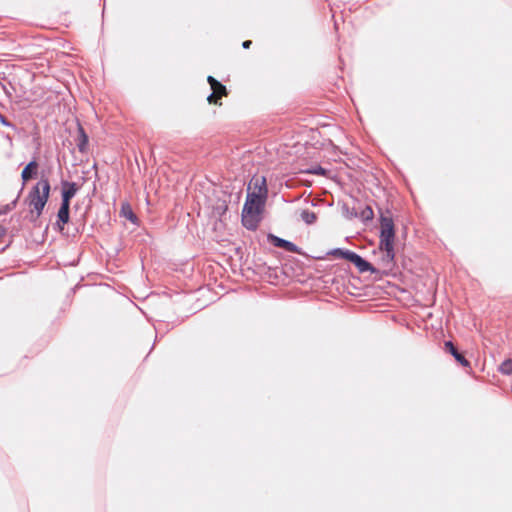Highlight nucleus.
Instances as JSON below:
<instances>
[{
  "label": "nucleus",
  "instance_id": "obj_1",
  "mask_svg": "<svg viewBox=\"0 0 512 512\" xmlns=\"http://www.w3.org/2000/svg\"><path fill=\"white\" fill-rule=\"evenodd\" d=\"M266 201V190L264 188H262L261 193L251 191V187L247 188V196L241 212L243 227L250 231H255L258 228Z\"/></svg>",
  "mask_w": 512,
  "mask_h": 512
},
{
  "label": "nucleus",
  "instance_id": "obj_2",
  "mask_svg": "<svg viewBox=\"0 0 512 512\" xmlns=\"http://www.w3.org/2000/svg\"><path fill=\"white\" fill-rule=\"evenodd\" d=\"M51 189L52 188L50 182H46L45 179H42V181H37L31 187L26 197V202L32 208L31 212L36 213V218H39L42 215L45 206L49 201Z\"/></svg>",
  "mask_w": 512,
  "mask_h": 512
},
{
  "label": "nucleus",
  "instance_id": "obj_3",
  "mask_svg": "<svg viewBox=\"0 0 512 512\" xmlns=\"http://www.w3.org/2000/svg\"><path fill=\"white\" fill-rule=\"evenodd\" d=\"M379 223V245H394L396 232L392 216L384 215L380 211Z\"/></svg>",
  "mask_w": 512,
  "mask_h": 512
},
{
  "label": "nucleus",
  "instance_id": "obj_4",
  "mask_svg": "<svg viewBox=\"0 0 512 512\" xmlns=\"http://www.w3.org/2000/svg\"><path fill=\"white\" fill-rule=\"evenodd\" d=\"M379 250L383 252L382 257L380 258V264L384 268L380 269L379 275H388V272L391 271L395 267V247L394 245H379Z\"/></svg>",
  "mask_w": 512,
  "mask_h": 512
},
{
  "label": "nucleus",
  "instance_id": "obj_5",
  "mask_svg": "<svg viewBox=\"0 0 512 512\" xmlns=\"http://www.w3.org/2000/svg\"><path fill=\"white\" fill-rule=\"evenodd\" d=\"M40 164L36 154L33 155L31 160L23 167L20 177L22 181L20 192L23 191L25 186L31 180L37 179L39 176Z\"/></svg>",
  "mask_w": 512,
  "mask_h": 512
},
{
  "label": "nucleus",
  "instance_id": "obj_6",
  "mask_svg": "<svg viewBox=\"0 0 512 512\" xmlns=\"http://www.w3.org/2000/svg\"><path fill=\"white\" fill-rule=\"evenodd\" d=\"M267 241H268V243H270L274 247L282 248V249H284L287 252L299 254V255H302V256H307L306 253L302 250V248H300L299 246H297L293 242H291L289 240H286V239H283V238H281V237H279V236H277V235H275L273 233H268L267 234Z\"/></svg>",
  "mask_w": 512,
  "mask_h": 512
},
{
  "label": "nucleus",
  "instance_id": "obj_7",
  "mask_svg": "<svg viewBox=\"0 0 512 512\" xmlns=\"http://www.w3.org/2000/svg\"><path fill=\"white\" fill-rule=\"evenodd\" d=\"M348 261L352 263L360 273L370 272L371 274H380L379 268H376L368 260L354 251L351 252Z\"/></svg>",
  "mask_w": 512,
  "mask_h": 512
},
{
  "label": "nucleus",
  "instance_id": "obj_8",
  "mask_svg": "<svg viewBox=\"0 0 512 512\" xmlns=\"http://www.w3.org/2000/svg\"><path fill=\"white\" fill-rule=\"evenodd\" d=\"M61 202L64 204L71 205V200L76 196L78 193L80 186L73 181H68L65 179H61Z\"/></svg>",
  "mask_w": 512,
  "mask_h": 512
},
{
  "label": "nucleus",
  "instance_id": "obj_9",
  "mask_svg": "<svg viewBox=\"0 0 512 512\" xmlns=\"http://www.w3.org/2000/svg\"><path fill=\"white\" fill-rule=\"evenodd\" d=\"M56 221L53 225V228L58 232H63L64 227L70 221V205L60 203L59 209L56 215Z\"/></svg>",
  "mask_w": 512,
  "mask_h": 512
},
{
  "label": "nucleus",
  "instance_id": "obj_10",
  "mask_svg": "<svg viewBox=\"0 0 512 512\" xmlns=\"http://www.w3.org/2000/svg\"><path fill=\"white\" fill-rule=\"evenodd\" d=\"M444 348L447 353H449L455 361L460 364L462 367H470L469 360L466 359L465 355L460 352L452 341L448 340L444 342Z\"/></svg>",
  "mask_w": 512,
  "mask_h": 512
},
{
  "label": "nucleus",
  "instance_id": "obj_11",
  "mask_svg": "<svg viewBox=\"0 0 512 512\" xmlns=\"http://www.w3.org/2000/svg\"><path fill=\"white\" fill-rule=\"evenodd\" d=\"M351 252H352V250L345 249V248H333V249L327 251L323 255L313 256V258L316 260H324L327 256H334L338 259H344V260L348 261L349 256L351 255Z\"/></svg>",
  "mask_w": 512,
  "mask_h": 512
},
{
  "label": "nucleus",
  "instance_id": "obj_12",
  "mask_svg": "<svg viewBox=\"0 0 512 512\" xmlns=\"http://www.w3.org/2000/svg\"><path fill=\"white\" fill-rule=\"evenodd\" d=\"M77 148L79 152L85 153L88 149L89 136L80 122L77 123Z\"/></svg>",
  "mask_w": 512,
  "mask_h": 512
},
{
  "label": "nucleus",
  "instance_id": "obj_13",
  "mask_svg": "<svg viewBox=\"0 0 512 512\" xmlns=\"http://www.w3.org/2000/svg\"><path fill=\"white\" fill-rule=\"evenodd\" d=\"M120 215L130 221L132 224L139 225V218L134 213L128 202H123L120 208Z\"/></svg>",
  "mask_w": 512,
  "mask_h": 512
},
{
  "label": "nucleus",
  "instance_id": "obj_14",
  "mask_svg": "<svg viewBox=\"0 0 512 512\" xmlns=\"http://www.w3.org/2000/svg\"><path fill=\"white\" fill-rule=\"evenodd\" d=\"M248 187H251V191H256L259 193H261L262 188H264L266 190V197H268V188H267L266 178L264 176H261V177L254 176L250 180Z\"/></svg>",
  "mask_w": 512,
  "mask_h": 512
},
{
  "label": "nucleus",
  "instance_id": "obj_15",
  "mask_svg": "<svg viewBox=\"0 0 512 512\" xmlns=\"http://www.w3.org/2000/svg\"><path fill=\"white\" fill-rule=\"evenodd\" d=\"M207 81L211 86L212 92H220L226 94V86L219 82L217 79H215L213 76H208Z\"/></svg>",
  "mask_w": 512,
  "mask_h": 512
},
{
  "label": "nucleus",
  "instance_id": "obj_16",
  "mask_svg": "<svg viewBox=\"0 0 512 512\" xmlns=\"http://www.w3.org/2000/svg\"><path fill=\"white\" fill-rule=\"evenodd\" d=\"M300 217L307 225H312L317 221V214L308 209L302 210Z\"/></svg>",
  "mask_w": 512,
  "mask_h": 512
},
{
  "label": "nucleus",
  "instance_id": "obj_17",
  "mask_svg": "<svg viewBox=\"0 0 512 512\" xmlns=\"http://www.w3.org/2000/svg\"><path fill=\"white\" fill-rule=\"evenodd\" d=\"M498 371L503 375H512V358L505 359L498 367Z\"/></svg>",
  "mask_w": 512,
  "mask_h": 512
},
{
  "label": "nucleus",
  "instance_id": "obj_18",
  "mask_svg": "<svg viewBox=\"0 0 512 512\" xmlns=\"http://www.w3.org/2000/svg\"><path fill=\"white\" fill-rule=\"evenodd\" d=\"M359 218H360L363 222L371 221V220L374 218V212H373V209L371 208V206L366 205V206L361 210V212L359 213Z\"/></svg>",
  "mask_w": 512,
  "mask_h": 512
},
{
  "label": "nucleus",
  "instance_id": "obj_19",
  "mask_svg": "<svg viewBox=\"0 0 512 512\" xmlns=\"http://www.w3.org/2000/svg\"><path fill=\"white\" fill-rule=\"evenodd\" d=\"M306 172L309 174L318 175V176H326L328 174V170L326 168L322 167L321 165L312 166Z\"/></svg>",
  "mask_w": 512,
  "mask_h": 512
},
{
  "label": "nucleus",
  "instance_id": "obj_20",
  "mask_svg": "<svg viewBox=\"0 0 512 512\" xmlns=\"http://www.w3.org/2000/svg\"><path fill=\"white\" fill-rule=\"evenodd\" d=\"M18 198H19V195L13 201H11L10 203L2 206L0 208V215L7 214L11 210H13L16 207L17 203H18Z\"/></svg>",
  "mask_w": 512,
  "mask_h": 512
},
{
  "label": "nucleus",
  "instance_id": "obj_21",
  "mask_svg": "<svg viewBox=\"0 0 512 512\" xmlns=\"http://www.w3.org/2000/svg\"><path fill=\"white\" fill-rule=\"evenodd\" d=\"M0 123L5 127H9L15 131L17 130L16 125L9 121L2 113H0Z\"/></svg>",
  "mask_w": 512,
  "mask_h": 512
},
{
  "label": "nucleus",
  "instance_id": "obj_22",
  "mask_svg": "<svg viewBox=\"0 0 512 512\" xmlns=\"http://www.w3.org/2000/svg\"><path fill=\"white\" fill-rule=\"evenodd\" d=\"M52 167L43 168L41 171H39V180L42 181V179H45L46 182H50L49 180V174Z\"/></svg>",
  "mask_w": 512,
  "mask_h": 512
},
{
  "label": "nucleus",
  "instance_id": "obj_23",
  "mask_svg": "<svg viewBox=\"0 0 512 512\" xmlns=\"http://www.w3.org/2000/svg\"><path fill=\"white\" fill-rule=\"evenodd\" d=\"M225 95L224 93H220V92H212L208 95L207 97V101L210 103V104H216L217 103V99L221 96Z\"/></svg>",
  "mask_w": 512,
  "mask_h": 512
},
{
  "label": "nucleus",
  "instance_id": "obj_24",
  "mask_svg": "<svg viewBox=\"0 0 512 512\" xmlns=\"http://www.w3.org/2000/svg\"><path fill=\"white\" fill-rule=\"evenodd\" d=\"M8 232V228L0 224V238L4 237Z\"/></svg>",
  "mask_w": 512,
  "mask_h": 512
},
{
  "label": "nucleus",
  "instance_id": "obj_25",
  "mask_svg": "<svg viewBox=\"0 0 512 512\" xmlns=\"http://www.w3.org/2000/svg\"><path fill=\"white\" fill-rule=\"evenodd\" d=\"M251 44H252L251 40H245V41L242 42V47L244 49H248L251 46Z\"/></svg>",
  "mask_w": 512,
  "mask_h": 512
},
{
  "label": "nucleus",
  "instance_id": "obj_26",
  "mask_svg": "<svg viewBox=\"0 0 512 512\" xmlns=\"http://www.w3.org/2000/svg\"><path fill=\"white\" fill-rule=\"evenodd\" d=\"M14 220H16L17 223L20 225L21 216H19V215L12 216L11 221H14Z\"/></svg>",
  "mask_w": 512,
  "mask_h": 512
},
{
  "label": "nucleus",
  "instance_id": "obj_27",
  "mask_svg": "<svg viewBox=\"0 0 512 512\" xmlns=\"http://www.w3.org/2000/svg\"><path fill=\"white\" fill-rule=\"evenodd\" d=\"M20 228L19 227H13L12 230H11V236H15L18 232H19Z\"/></svg>",
  "mask_w": 512,
  "mask_h": 512
},
{
  "label": "nucleus",
  "instance_id": "obj_28",
  "mask_svg": "<svg viewBox=\"0 0 512 512\" xmlns=\"http://www.w3.org/2000/svg\"><path fill=\"white\" fill-rule=\"evenodd\" d=\"M11 243H12V240H10L9 243L1 249V251L2 252L5 251L11 245Z\"/></svg>",
  "mask_w": 512,
  "mask_h": 512
},
{
  "label": "nucleus",
  "instance_id": "obj_29",
  "mask_svg": "<svg viewBox=\"0 0 512 512\" xmlns=\"http://www.w3.org/2000/svg\"><path fill=\"white\" fill-rule=\"evenodd\" d=\"M350 215H351V216H355V217H357V216H358V213H357V211H356L355 209H353V211H352V212H350Z\"/></svg>",
  "mask_w": 512,
  "mask_h": 512
}]
</instances>
